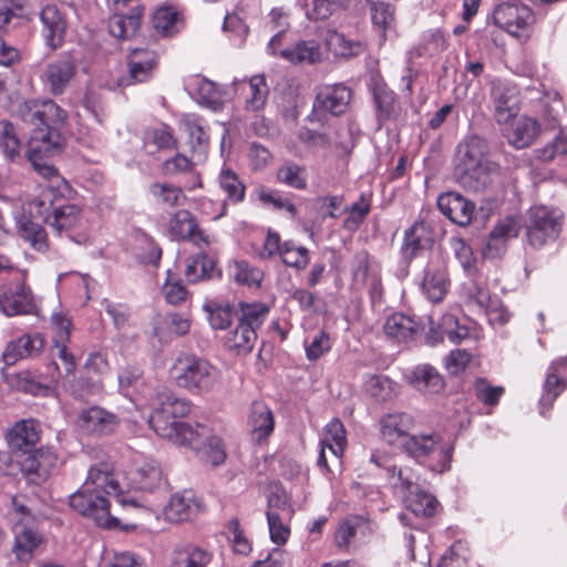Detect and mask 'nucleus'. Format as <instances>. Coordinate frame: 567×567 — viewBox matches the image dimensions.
<instances>
[{
	"label": "nucleus",
	"instance_id": "nucleus-25",
	"mask_svg": "<svg viewBox=\"0 0 567 567\" xmlns=\"http://www.w3.org/2000/svg\"><path fill=\"white\" fill-rule=\"evenodd\" d=\"M441 213L458 226H467L474 216L475 205L458 193L449 192L439 196Z\"/></svg>",
	"mask_w": 567,
	"mask_h": 567
},
{
	"label": "nucleus",
	"instance_id": "nucleus-29",
	"mask_svg": "<svg viewBox=\"0 0 567 567\" xmlns=\"http://www.w3.org/2000/svg\"><path fill=\"white\" fill-rule=\"evenodd\" d=\"M56 456L49 449H39L21 460V472L31 482L44 481L54 467Z\"/></svg>",
	"mask_w": 567,
	"mask_h": 567
},
{
	"label": "nucleus",
	"instance_id": "nucleus-40",
	"mask_svg": "<svg viewBox=\"0 0 567 567\" xmlns=\"http://www.w3.org/2000/svg\"><path fill=\"white\" fill-rule=\"evenodd\" d=\"M410 384L426 394H437L444 388L441 374L431 365L416 367L409 377Z\"/></svg>",
	"mask_w": 567,
	"mask_h": 567
},
{
	"label": "nucleus",
	"instance_id": "nucleus-48",
	"mask_svg": "<svg viewBox=\"0 0 567 567\" xmlns=\"http://www.w3.org/2000/svg\"><path fill=\"white\" fill-rule=\"evenodd\" d=\"M539 100V114L547 126L555 127L565 112L564 102L556 91L542 92Z\"/></svg>",
	"mask_w": 567,
	"mask_h": 567
},
{
	"label": "nucleus",
	"instance_id": "nucleus-53",
	"mask_svg": "<svg viewBox=\"0 0 567 567\" xmlns=\"http://www.w3.org/2000/svg\"><path fill=\"white\" fill-rule=\"evenodd\" d=\"M150 194L156 204L166 207L181 206L186 199L182 188L168 183H153L150 186Z\"/></svg>",
	"mask_w": 567,
	"mask_h": 567
},
{
	"label": "nucleus",
	"instance_id": "nucleus-4",
	"mask_svg": "<svg viewBox=\"0 0 567 567\" xmlns=\"http://www.w3.org/2000/svg\"><path fill=\"white\" fill-rule=\"evenodd\" d=\"M484 150L483 141L476 137L458 148L456 174L460 183L470 190L484 189L495 173L496 165L486 157Z\"/></svg>",
	"mask_w": 567,
	"mask_h": 567
},
{
	"label": "nucleus",
	"instance_id": "nucleus-44",
	"mask_svg": "<svg viewBox=\"0 0 567 567\" xmlns=\"http://www.w3.org/2000/svg\"><path fill=\"white\" fill-rule=\"evenodd\" d=\"M381 272V267L367 251L354 255L351 262L352 284L360 288Z\"/></svg>",
	"mask_w": 567,
	"mask_h": 567
},
{
	"label": "nucleus",
	"instance_id": "nucleus-61",
	"mask_svg": "<svg viewBox=\"0 0 567 567\" xmlns=\"http://www.w3.org/2000/svg\"><path fill=\"white\" fill-rule=\"evenodd\" d=\"M280 258L286 266L298 270L305 269L310 261L309 250L292 240L282 243Z\"/></svg>",
	"mask_w": 567,
	"mask_h": 567
},
{
	"label": "nucleus",
	"instance_id": "nucleus-42",
	"mask_svg": "<svg viewBox=\"0 0 567 567\" xmlns=\"http://www.w3.org/2000/svg\"><path fill=\"white\" fill-rule=\"evenodd\" d=\"M280 56L295 64H312L321 60V47L316 40H300L295 45L280 50Z\"/></svg>",
	"mask_w": 567,
	"mask_h": 567
},
{
	"label": "nucleus",
	"instance_id": "nucleus-17",
	"mask_svg": "<svg viewBox=\"0 0 567 567\" xmlns=\"http://www.w3.org/2000/svg\"><path fill=\"white\" fill-rule=\"evenodd\" d=\"M429 320H416L413 316L396 312L386 318L383 330L388 338L399 343L414 341L429 331Z\"/></svg>",
	"mask_w": 567,
	"mask_h": 567
},
{
	"label": "nucleus",
	"instance_id": "nucleus-34",
	"mask_svg": "<svg viewBox=\"0 0 567 567\" xmlns=\"http://www.w3.org/2000/svg\"><path fill=\"white\" fill-rule=\"evenodd\" d=\"M434 237L435 235L426 221H415L404 235L402 247L404 256L406 258L419 256L423 250L430 248Z\"/></svg>",
	"mask_w": 567,
	"mask_h": 567
},
{
	"label": "nucleus",
	"instance_id": "nucleus-20",
	"mask_svg": "<svg viewBox=\"0 0 567 567\" xmlns=\"http://www.w3.org/2000/svg\"><path fill=\"white\" fill-rule=\"evenodd\" d=\"M468 299L476 303L484 311L491 324H504L509 320V312L497 296H491L487 289L480 282L473 280L467 287Z\"/></svg>",
	"mask_w": 567,
	"mask_h": 567
},
{
	"label": "nucleus",
	"instance_id": "nucleus-39",
	"mask_svg": "<svg viewBox=\"0 0 567 567\" xmlns=\"http://www.w3.org/2000/svg\"><path fill=\"white\" fill-rule=\"evenodd\" d=\"M40 439L39 425L34 420H22L14 424L8 433L11 447L20 451L31 450Z\"/></svg>",
	"mask_w": 567,
	"mask_h": 567
},
{
	"label": "nucleus",
	"instance_id": "nucleus-15",
	"mask_svg": "<svg viewBox=\"0 0 567 567\" xmlns=\"http://www.w3.org/2000/svg\"><path fill=\"white\" fill-rule=\"evenodd\" d=\"M126 492H153L163 483L162 470L154 460H135L132 468L124 473Z\"/></svg>",
	"mask_w": 567,
	"mask_h": 567
},
{
	"label": "nucleus",
	"instance_id": "nucleus-31",
	"mask_svg": "<svg viewBox=\"0 0 567 567\" xmlns=\"http://www.w3.org/2000/svg\"><path fill=\"white\" fill-rule=\"evenodd\" d=\"M157 64V54L150 49H134L128 56L130 81L118 82V86L145 82L153 75Z\"/></svg>",
	"mask_w": 567,
	"mask_h": 567
},
{
	"label": "nucleus",
	"instance_id": "nucleus-2",
	"mask_svg": "<svg viewBox=\"0 0 567 567\" xmlns=\"http://www.w3.org/2000/svg\"><path fill=\"white\" fill-rule=\"evenodd\" d=\"M143 404L153 408L148 424L158 436L176 445L197 447L198 431L181 421L190 412L187 400L179 399L167 388H163L151 401Z\"/></svg>",
	"mask_w": 567,
	"mask_h": 567
},
{
	"label": "nucleus",
	"instance_id": "nucleus-9",
	"mask_svg": "<svg viewBox=\"0 0 567 567\" xmlns=\"http://www.w3.org/2000/svg\"><path fill=\"white\" fill-rule=\"evenodd\" d=\"M429 331L425 333V341L430 346L443 341L444 337L453 344L471 346L481 336V329L477 324L468 319L460 322L455 316L445 315L441 323L435 328L432 320H429Z\"/></svg>",
	"mask_w": 567,
	"mask_h": 567
},
{
	"label": "nucleus",
	"instance_id": "nucleus-60",
	"mask_svg": "<svg viewBox=\"0 0 567 567\" xmlns=\"http://www.w3.org/2000/svg\"><path fill=\"white\" fill-rule=\"evenodd\" d=\"M187 89L189 90L190 94H196L198 99L205 104L215 105L221 101L218 86L205 78H193L187 83Z\"/></svg>",
	"mask_w": 567,
	"mask_h": 567
},
{
	"label": "nucleus",
	"instance_id": "nucleus-32",
	"mask_svg": "<svg viewBox=\"0 0 567 567\" xmlns=\"http://www.w3.org/2000/svg\"><path fill=\"white\" fill-rule=\"evenodd\" d=\"M13 534L12 553L19 561L29 563L33 558L35 549L43 542L42 535L34 529L33 525L28 524H14Z\"/></svg>",
	"mask_w": 567,
	"mask_h": 567
},
{
	"label": "nucleus",
	"instance_id": "nucleus-50",
	"mask_svg": "<svg viewBox=\"0 0 567 567\" xmlns=\"http://www.w3.org/2000/svg\"><path fill=\"white\" fill-rule=\"evenodd\" d=\"M368 528V520L363 516L353 515L344 518L334 533V544L340 549H347L352 544L358 532Z\"/></svg>",
	"mask_w": 567,
	"mask_h": 567
},
{
	"label": "nucleus",
	"instance_id": "nucleus-13",
	"mask_svg": "<svg viewBox=\"0 0 567 567\" xmlns=\"http://www.w3.org/2000/svg\"><path fill=\"white\" fill-rule=\"evenodd\" d=\"M120 390L125 396H128L136 404H143L151 401L157 391H162L164 385L156 381L146 382L142 377V370L137 365L128 364L123 368L118 374Z\"/></svg>",
	"mask_w": 567,
	"mask_h": 567
},
{
	"label": "nucleus",
	"instance_id": "nucleus-28",
	"mask_svg": "<svg viewBox=\"0 0 567 567\" xmlns=\"http://www.w3.org/2000/svg\"><path fill=\"white\" fill-rule=\"evenodd\" d=\"M494 117L498 124L508 123L519 111L518 91L511 84H497L492 91Z\"/></svg>",
	"mask_w": 567,
	"mask_h": 567
},
{
	"label": "nucleus",
	"instance_id": "nucleus-23",
	"mask_svg": "<svg viewBox=\"0 0 567 567\" xmlns=\"http://www.w3.org/2000/svg\"><path fill=\"white\" fill-rule=\"evenodd\" d=\"M76 425L84 433L107 435L116 430L118 419L103 408L91 406L80 412Z\"/></svg>",
	"mask_w": 567,
	"mask_h": 567
},
{
	"label": "nucleus",
	"instance_id": "nucleus-35",
	"mask_svg": "<svg viewBox=\"0 0 567 567\" xmlns=\"http://www.w3.org/2000/svg\"><path fill=\"white\" fill-rule=\"evenodd\" d=\"M421 288L430 301H442L450 288L446 267L444 265H430L425 269Z\"/></svg>",
	"mask_w": 567,
	"mask_h": 567
},
{
	"label": "nucleus",
	"instance_id": "nucleus-51",
	"mask_svg": "<svg viewBox=\"0 0 567 567\" xmlns=\"http://www.w3.org/2000/svg\"><path fill=\"white\" fill-rule=\"evenodd\" d=\"M326 44L334 55L341 58L355 56L364 50L362 42L347 39L342 33L336 30H329L327 32Z\"/></svg>",
	"mask_w": 567,
	"mask_h": 567
},
{
	"label": "nucleus",
	"instance_id": "nucleus-22",
	"mask_svg": "<svg viewBox=\"0 0 567 567\" xmlns=\"http://www.w3.org/2000/svg\"><path fill=\"white\" fill-rule=\"evenodd\" d=\"M520 228V220L515 216H508L499 220L486 240L483 249L484 256L487 258L501 257L507 248V241L516 238Z\"/></svg>",
	"mask_w": 567,
	"mask_h": 567
},
{
	"label": "nucleus",
	"instance_id": "nucleus-55",
	"mask_svg": "<svg viewBox=\"0 0 567 567\" xmlns=\"http://www.w3.org/2000/svg\"><path fill=\"white\" fill-rule=\"evenodd\" d=\"M256 338V331L249 324L238 323L235 330L227 334L225 344L228 350H236L238 354H246L251 351Z\"/></svg>",
	"mask_w": 567,
	"mask_h": 567
},
{
	"label": "nucleus",
	"instance_id": "nucleus-30",
	"mask_svg": "<svg viewBox=\"0 0 567 567\" xmlns=\"http://www.w3.org/2000/svg\"><path fill=\"white\" fill-rule=\"evenodd\" d=\"M414 425V417L406 412L388 413L379 421L380 434L389 444H395L402 439L406 440Z\"/></svg>",
	"mask_w": 567,
	"mask_h": 567
},
{
	"label": "nucleus",
	"instance_id": "nucleus-63",
	"mask_svg": "<svg viewBox=\"0 0 567 567\" xmlns=\"http://www.w3.org/2000/svg\"><path fill=\"white\" fill-rule=\"evenodd\" d=\"M446 48L447 41L444 33L439 29L429 30L423 34L416 54L419 56H433L443 52Z\"/></svg>",
	"mask_w": 567,
	"mask_h": 567
},
{
	"label": "nucleus",
	"instance_id": "nucleus-46",
	"mask_svg": "<svg viewBox=\"0 0 567 567\" xmlns=\"http://www.w3.org/2000/svg\"><path fill=\"white\" fill-rule=\"evenodd\" d=\"M198 431V440H197V447H193L196 451H200L203 454V457L206 462L210 463L212 465H219L221 464L226 458V452L224 447L223 441L215 435H210L205 437V426L197 424L196 429Z\"/></svg>",
	"mask_w": 567,
	"mask_h": 567
},
{
	"label": "nucleus",
	"instance_id": "nucleus-37",
	"mask_svg": "<svg viewBox=\"0 0 567 567\" xmlns=\"http://www.w3.org/2000/svg\"><path fill=\"white\" fill-rule=\"evenodd\" d=\"M76 62L68 56L50 63L47 66L44 78L53 94H62L74 76Z\"/></svg>",
	"mask_w": 567,
	"mask_h": 567
},
{
	"label": "nucleus",
	"instance_id": "nucleus-16",
	"mask_svg": "<svg viewBox=\"0 0 567 567\" xmlns=\"http://www.w3.org/2000/svg\"><path fill=\"white\" fill-rule=\"evenodd\" d=\"M0 312L7 317L38 315V302L31 289L23 282H18L0 291Z\"/></svg>",
	"mask_w": 567,
	"mask_h": 567
},
{
	"label": "nucleus",
	"instance_id": "nucleus-7",
	"mask_svg": "<svg viewBox=\"0 0 567 567\" xmlns=\"http://www.w3.org/2000/svg\"><path fill=\"white\" fill-rule=\"evenodd\" d=\"M563 213L558 208L544 205L534 206L528 210L526 234L529 244L540 248L555 240L561 229Z\"/></svg>",
	"mask_w": 567,
	"mask_h": 567
},
{
	"label": "nucleus",
	"instance_id": "nucleus-57",
	"mask_svg": "<svg viewBox=\"0 0 567 567\" xmlns=\"http://www.w3.org/2000/svg\"><path fill=\"white\" fill-rule=\"evenodd\" d=\"M229 272L237 284L248 287H259L264 279L262 270L245 260H235L229 266Z\"/></svg>",
	"mask_w": 567,
	"mask_h": 567
},
{
	"label": "nucleus",
	"instance_id": "nucleus-6",
	"mask_svg": "<svg viewBox=\"0 0 567 567\" xmlns=\"http://www.w3.org/2000/svg\"><path fill=\"white\" fill-rule=\"evenodd\" d=\"M216 369L204 357H175L169 374L185 389H208L216 378Z\"/></svg>",
	"mask_w": 567,
	"mask_h": 567
},
{
	"label": "nucleus",
	"instance_id": "nucleus-41",
	"mask_svg": "<svg viewBox=\"0 0 567 567\" xmlns=\"http://www.w3.org/2000/svg\"><path fill=\"white\" fill-rule=\"evenodd\" d=\"M153 27L163 37H173L183 28L181 12L171 4L158 7L153 13Z\"/></svg>",
	"mask_w": 567,
	"mask_h": 567
},
{
	"label": "nucleus",
	"instance_id": "nucleus-54",
	"mask_svg": "<svg viewBox=\"0 0 567 567\" xmlns=\"http://www.w3.org/2000/svg\"><path fill=\"white\" fill-rule=\"evenodd\" d=\"M218 185L231 203H240L245 198L246 186L233 169L223 167L218 175Z\"/></svg>",
	"mask_w": 567,
	"mask_h": 567
},
{
	"label": "nucleus",
	"instance_id": "nucleus-43",
	"mask_svg": "<svg viewBox=\"0 0 567 567\" xmlns=\"http://www.w3.org/2000/svg\"><path fill=\"white\" fill-rule=\"evenodd\" d=\"M212 559L206 549L187 544L174 550L169 567H206Z\"/></svg>",
	"mask_w": 567,
	"mask_h": 567
},
{
	"label": "nucleus",
	"instance_id": "nucleus-33",
	"mask_svg": "<svg viewBox=\"0 0 567 567\" xmlns=\"http://www.w3.org/2000/svg\"><path fill=\"white\" fill-rule=\"evenodd\" d=\"M199 511L197 502L192 491H184L172 495L164 508V515L167 520L181 523L190 519Z\"/></svg>",
	"mask_w": 567,
	"mask_h": 567
},
{
	"label": "nucleus",
	"instance_id": "nucleus-47",
	"mask_svg": "<svg viewBox=\"0 0 567 567\" xmlns=\"http://www.w3.org/2000/svg\"><path fill=\"white\" fill-rule=\"evenodd\" d=\"M133 254L143 264L157 266L162 257V249L146 233H134Z\"/></svg>",
	"mask_w": 567,
	"mask_h": 567
},
{
	"label": "nucleus",
	"instance_id": "nucleus-24",
	"mask_svg": "<svg viewBox=\"0 0 567 567\" xmlns=\"http://www.w3.org/2000/svg\"><path fill=\"white\" fill-rule=\"evenodd\" d=\"M164 233L171 240L192 239L208 243L207 237L199 230L195 217L187 209L172 213L165 224Z\"/></svg>",
	"mask_w": 567,
	"mask_h": 567
},
{
	"label": "nucleus",
	"instance_id": "nucleus-59",
	"mask_svg": "<svg viewBox=\"0 0 567 567\" xmlns=\"http://www.w3.org/2000/svg\"><path fill=\"white\" fill-rule=\"evenodd\" d=\"M563 155H567V126L561 127L551 142L534 151V157L542 163Z\"/></svg>",
	"mask_w": 567,
	"mask_h": 567
},
{
	"label": "nucleus",
	"instance_id": "nucleus-12",
	"mask_svg": "<svg viewBox=\"0 0 567 567\" xmlns=\"http://www.w3.org/2000/svg\"><path fill=\"white\" fill-rule=\"evenodd\" d=\"M229 93L238 96L246 111L257 112L265 107L269 86L264 74H255L250 78H235L229 86Z\"/></svg>",
	"mask_w": 567,
	"mask_h": 567
},
{
	"label": "nucleus",
	"instance_id": "nucleus-21",
	"mask_svg": "<svg viewBox=\"0 0 567 567\" xmlns=\"http://www.w3.org/2000/svg\"><path fill=\"white\" fill-rule=\"evenodd\" d=\"M179 126L188 136V144L193 150V161L198 163L206 158L209 136L206 122L195 113L183 114Z\"/></svg>",
	"mask_w": 567,
	"mask_h": 567
},
{
	"label": "nucleus",
	"instance_id": "nucleus-14",
	"mask_svg": "<svg viewBox=\"0 0 567 567\" xmlns=\"http://www.w3.org/2000/svg\"><path fill=\"white\" fill-rule=\"evenodd\" d=\"M351 100V90L342 84L322 85L313 103V115L321 120L326 115L338 116L346 112Z\"/></svg>",
	"mask_w": 567,
	"mask_h": 567
},
{
	"label": "nucleus",
	"instance_id": "nucleus-27",
	"mask_svg": "<svg viewBox=\"0 0 567 567\" xmlns=\"http://www.w3.org/2000/svg\"><path fill=\"white\" fill-rule=\"evenodd\" d=\"M42 34L51 49L60 48L64 41L68 23L63 13L55 6H45L40 13Z\"/></svg>",
	"mask_w": 567,
	"mask_h": 567
},
{
	"label": "nucleus",
	"instance_id": "nucleus-38",
	"mask_svg": "<svg viewBox=\"0 0 567 567\" xmlns=\"http://www.w3.org/2000/svg\"><path fill=\"white\" fill-rule=\"evenodd\" d=\"M50 321L53 331V354H69L72 326L69 312L59 306L58 309L52 312Z\"/></svg>",
	"mask_w": 567,
	"mask_h": 567
},
{
	"label": "nucleus",
	"instance_id": "nucleus-26",
	"mask_svg": "<svg viewBox=\"0 0 567 567\" xmlns=\"http://www.w3.org/2000/svg\"><path fill=\"white\" fill-rule=\"evenodd\" d=\"M321 450L318 456V465L328 471L326 450L328 449L336 460H340L347 446L346 430L339 419L331 420L324 427L323 437L320 441Z\"/></svg>",
	"mask_w": 567,
	"mask_h": 567
},
{
	"label": "nucleus",
	"instance_id": "nucleus-19",
	"mask_svg": "<svg viewBox=\"0 0 567 567\" xmlns=\"http://www.w3.org/2000/svg\"><path fill=\"white\" fill-rule=\"evenodd\" d=\"M567 388V357H560L553 361L548 368L539 399V413L545 416L551 409L555 400Z\"/></svg>",
	"mask_w": 567,
	"mask_h": 567
},
{
	"label": "nucleus",
	"instance_id": "nucleus-10",
	"mask_svg": "<svg viewBox=\"0 0 567 567\" xmlns=\"http://www.w3.org/2000/svg\"><path fill=\"white\" fill-rule=\"evenodd\" d=\"M493 21L508 34L516 38H528L536 21L534 11L526 4L509 1L498 4L493 11Z\"/></svg>",
	"mask_w": 567,
	"mask_h": 567
},
{
	"label": "nucleus",
	"instance_id": "nucleus-8",
	"mask_svg": "<svg viewBox=\"0 0 567 567\" xmlns=\"http://www.w3.org/2000/svg\"><path fill=\"white\" fill-rule=\"evenodd\" d=\"M70 506L79 514L94 520L100 527L114 528L118 525V519L110 512L109 499L87 486L82 485L70 496Z\"/></svg>",
	"mask_w": 567,
	"mask_h": 567
},
{
	"label": "nucleus",
	"instance_id": "nucleus-52",
	"mask_svg": "<svg viewBox=\"0 0 567 567\" xmlns=\"http://www.w3.org/2000/svg\"><path fill=\"white\" fill-rule=\"evenodd\" d=\"M43 347L44 338L41 333H22L7 343L2 354H37Z\"/></svg>",
	"mask_w": 567,
	"mask_h": 567
},
{
	"label": "nucleus",
	"instance_id": "nucleus-3",
	"mask_svg": "<svg viewBox=\"0 0 567 567\" xmlns=\"http://www.w3.org/2000/svg\"><path fill=\"white\" fill-rule=\"evenodd\" d=\"M403 450L431 472L442 474L451 470L454 443L440 432L410 435L403 442Z\"/></svg>",
	"mask_w": 567,
	"mask_h": 567
},
{
	"label": "nucleus",
	"instance_id": "nucleus-1",
	"mask_svg": "<svg viewBox=\"0 0 567 567\" xmlns=\"http://www.w3.org/2000/svg\"><path fill=\"white\" fill-rule=\"evenodd\" d=\"M11 112L24 124L32 126L27 141L25 157L33 169L44 178L39 195L28 203V212L41 218L59 237L85 245L91 239V225L85 212L75 204L59 205V197L70 192L68 182L48 162L59 155L65 138L61 127L66 112L52 100H22L11 105Z\"/></svg>",
	"mask_w": 567,
	"mask_h": 567
},
{
	"label": "nucleus",
	"instance_id": "nucleus-18",
	"mask_svg": "<svg viewBox=\"0 0 567 567\" xmlns=\"http://www.w3.org/2000/svg\"><path fill=\"white\" fill-rule=\"evenodd\" d=\"M502 125H504L502 128L503 136L516 150L530 146L542 133L540 123L528 115H516L508 123Z\"/></svg>",
	"mask_w": 567,
	"mask_h": 567
},
{
	"label": "nucleus",
	"instance_id": "nucleus-36",
	"mask_svg": "<svg viewBox=\"0 0 567 567\" xmlns=\"http://www.w3.org/2000/svg\"><path fill=\"white\" fill-rule=\"evenodd\" d=\"M248 425L254 440L257 442L266 440L272 433L275 417L272 411L265 402H252L248 415Z\"/></svg>",
	"mask_w": 567,
	"mask_h": 567
},
{
	"label": "nucleus",
	"instance_id": "nucleus-56",
	"mask_svg": "<svg viewBox=\"0 0 567 567\" xmlns=\"http://www.w3.org/2000/svg\"><path fill=\"white\" fill-rule=\"evenodd\" d=\"M21 238L28 241L35 250L45 251L49 247L45 230L38 224L25 217L17 221Z\"/></svg>",
	"mask_w": 567,
	"mask_h": 567
},
{
	"label": "nucleus",
	"instance_id": "nucleus-58",
	"mask_svg": "<svg viewBox=\"0 0 567 567\" xmlns=\"http://www.w3.org/2000/svg\"><path fill=\"white\" fill-rule=\"evenodd\" d=\"M215 268V261L203 252H198L187 259L185 276L189 282L210 277Z\"/></svg>",
	"mask_w": 567,
	"mask_h": 567
},
{
	"label": "nucleus",
	"instance_id": "nucleus-49",
	"mask_svg": "<svg viewBox=\"0 0 567 567\" xmlns=\"http://www.w3.org/2000/svg\"><path fill=\"white\" fill-rule=\"evenodd\" d=\"M0 150L11 162L22 158V143L18 137L16 126L9 121H0Z\"/></svg>",
	"mask_w": 567,
	"mask_h": 567
},
{
	"label": "nucleus",
	"instance_id": "nucleus-64",
	"mask_svg": "<svg viewBox=\"0 0 567 567\" xmlns=\"http://www.w3.org/2000/svg\"><path fill=\"white\" fill-rule=\"evenodd\" d=\"M162 293L166 302L174 306L183 303L188 297L186 287L171 270H167V277L162 287Z\"/></svg>",
	"mask_w": 567,
	"mask_h": 567
},
{
	"label": "nucleus",
	"instance_id": "nucleus-11",
	"mask_svg": "<svg viewBox=\"0 0 567 567\" xmlns=\"http://www.w3.org/2000/svg\"><path fill=\"white\" fill-rule=\"evenodd\" d=\"M113 16L109 19V32L117 39L133 37L140 28L143 8L138 0H107Z\"/></svg>",
	"mask_w": 567,
	"mask_h": 567
},
{
	"label": "nucleus",
	"instance_id": "nucleus-5",
	"mask_svg": "<svg viewBox=\"0 0 567 567\" xmlns=\"http://www.w3.org/2000/svg\"><path fill=\"white\" fill-rule=\"evenodd\" d=\"M83 486L100 492L103 495H114L115 499L122 506H137L135 497L126 496V486L124 474L115 472L114 465L110 461H102L92 465L87 471V476Z\"/></svg>",
	"mask_w": 567,
	"mask_h": 567
},
{
	"label": "nucleus",
	"instance_id": "nucleus-45",
	"mask_svg": "<svg viewBox=\"0 0 567 567\" xmlns=\"http://www.w3.org/2000/svg\"><path fill=\"white\" fill-rule=\"evenodd\" d=\"M190 322L185 316L178 313H168L165 317H158L154 323V334L159 341H166L171 334L183 336L189 331Z\"/></svg>",
	"mask_w": 567,
	"mask_h": 567
},
{
	"label": "nucleus",
	"instance_id": "nucleus-62",
	"mask_svg": "<svg viewBox=\"0 0 567 567\" xmlns=\"http://www.w3.org/2000/svg\"><path fill=\"white\" fill-rule=\"evenodd\" d=\"M266 513H271L276 516L291 518L293 515V508L290 503V498L282 487L276 486L267 495Z\"/></svg>",
	"mask_w": 567,
	"mask_h": 567
}]
</instances>
